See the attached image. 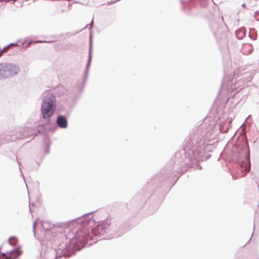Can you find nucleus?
<instances>
[{"mask_svg":"<svg viewBox=\"0 0 259 259\" xmlns=\"http://www.w3.org/2000/svg\"><path fill=\"white\" fill-rule=\"evenodd\" d=\"M2 72V68H1V64L0 65V73H1Z\"/></svg>","mask_w":259,"mask_h":259,"instance_id":"nucleus-6","label":"nucleus"},{"mask_svg":"<svg viewBox=\"0 0 259 259\" xmlns=\"http://www.w3.org/2000/svg\"><path fill=\"white\" fill-rule=\"evenodd\" d=\"M249 170V167L248 169L247 167H246L245 170Z\"/></svg>","mask_w":259,"mask_h":259,"instance_id":"nucleus-7","label":"nucleus"},{"mask_svg":"<svg viewBox=\"0 0 259 259\" xmlns=\"http://www.w3.org/2000/svg\"><path fill=\"white\" fill-rule=\"evenodd\" d=\"M57 124L61 128H65L67 126L66 118L63 115H59L57 119Z\"/></svg>","mask_w":259,"mask_h":259,"instance_id":"nucleus-4","label":"nucleus"},{"mask_svg":"<svg viewBox=\"0 0 259 259\" xmlns=\"http://www.w3.org/2000/svg\"><path fill=\"white\" fill-rule=\"evenodd\" d=\"M17 241V240L15 237H12L9 239V243L11 245H14L16 244V242Z\"/></svg>","mask_w":259,"mask_h":259,"instance_id":"nucleus-5","label":"nucleus"},{"mask_svg":"<svg viewBox=\"0 0 259 259\" xmlns=\"http://www.w3.org/2000/svg\"><path fill=\"white\" fill-rule=\"evenodd\" d=\"M1 68L2 71L8 73L9 75H15L19 71V68L17 66L11 64L1 65Z\"/></svg>","mask_w":259,"mask_h":259,"instance_id":"nucleus-2","label":"nucleus"},{"mask_svg":"<svg viewBox=\"0 0 259 259\" xmlns=\"http://www.w3.org/2000/svg\"><path fill=\"white\" fill-rule=\"evenodd\" d=\"M55 97L53 95L48 96L43 101L41 105V113L44 118L51 116L55 111Z\"/></svg>","mask_w":259,"mask_h":259,"instance_id":"nucleus-1","label":"nucleus"},{"mask_svg":"<svg viewBox=\"0 0 259 259\" xmlns=\"http://www.w3.org/2000/svg\"><path fill=\"white\" fill-rule=\"evenodd\" d=\"M22 254L20 248L13 250L7 254H0V259H17Z\"/></svg>","mask_w":259,"mask_h":259,"instance_id":"nucleus-3","label":"nucleus"}]
</instances>
